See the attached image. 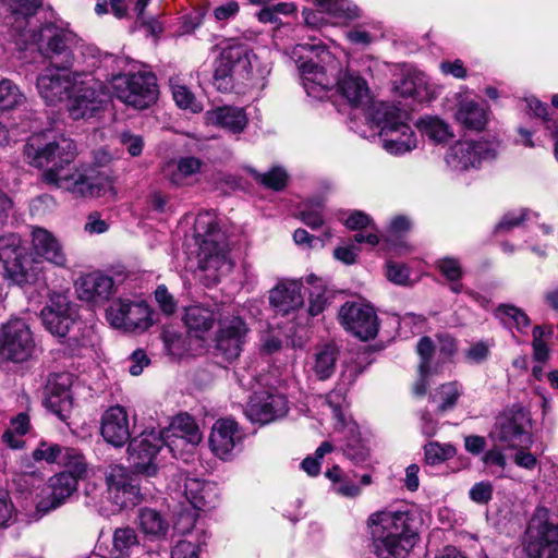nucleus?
<instances>
[{"instance_id": "obj_1", "label": "nucleus", "mask_w": 558, "mask_h": 558, "mask_svg": "<svg viewBox=\"0 0 558 558\" xmlns=\"http://www.w3.org/2000/svg\"><path fill=\"white\" fill-rule=\"evenodd\" d=\"M28 165L45 169L41 180L45 184L64 189L71 181L74 171L68 169L76 157L75 143L52 131L32 135L23 149Z\"/></svg>"}, {"instance_id": "obj_2", "label": "nucleus", "mask_w": 558, "mask_h": 558, "mask_svg": "<svg viewBox=\"0 0 558 558\" xmlns=\"http://www.w3.org/2000/svg\"><path fill=\"white\" fill-rule=\"evenodd\" d=\"M416 518L409 511H377L369 515L373 550L378 558H405L415 546Z\"/></svg>"}, {"instance_id": "obj_3", "label": "nucleus", "mask_w": 558, "mask_h": 558, "mask_svg": "<svg viewBox=\"0 0 558 558\" xmlns=\"http://www.w3.org/2000/svg\"><path fill=\"white\" fill-rule=\"evenodd\" d=\"M195 244L198 246V267L215 278L228 275L233 263L229 257V243L214 217L199 215L195 222Z\"/></svg>"}, {"instance_id": "obj_4", "label": "nucleus", "mask_w": 558, "mask_h": 558, "mask_svg": "<svg viewBox=\"0 0 558 558\" xmlns=\"http://www.w3.org/2000/svg\"><path fill=\"white\" fill-rule=\"evenodd\" d=\"M523 550L527 558H558V524L544 508L536 509L526 527Z\"/></svg>"}, {"instance_id": "obj_5", "label": "nucleus", "mask_w": 558, "mask_h": 558, "mask_svg": "<svg viewBox=\"0 0 558 558\" xmlns=\"http://www.w3.org/2000/svg\"><path fill=\"white\" fill-rule=\"evenodd\" d=\"M112 86L116 97L135 109L149 107L158 96L156 77L148 72L119 74Z\"/></svg>"}, {"instance_id": "obj_6", "label": "nucleus", "mask_w": 558, "mask_h": 558, "mask_svg": "<svg viewBox=\"0 0 558 558\" xmlns=\"http://www.w3.org/2000/svg\"><path fill=\"white\" fill-rule=\"evenodd\" d=\"M314 47L311 45H296L291 50V59L295 62L300 72L302 84L310 96L319 97L322 92L329 90L336 84L338 66L327 69L317 62L308 59Z\"/></svg>"}, {"instance_id": "obj_7", "label": "nucleus", "mask_w": 558, "mask_h": 558, "mask_svg": "<svg viewBox=\"0 0 558 558\" xmlns=\"http://www.w3.org/2000/svg\"><path fill=\"white\" fill-rule=\"evenodd\" d=\"M78 44L80 39L73 32L52 24H47L39 31L38 50L49 61L50 66H72Z\"/></svg>"}, {"instance_id": "obj_8", "label": "nucleus", "mask_w": 558, "mask_h": 558, "mask_svg": "<svg viewBox=\"0 0 558 558\" xmlns=\"http://www.w3.org/2000/svg\"><path fill=\"white\" fill-rule=\"evenodd\" d=\"M251 71L248 49L241 44L226 46L215 61L213 84L219 92H228L233 86V77L244 78Z\"/></svg>"}, {"instance_id": "obj_9", "label": "nucleus", "mask_w": 558, "mask_h": 558, "mask_svg": "<svg viewBox=\"0 0 558 558\" xmlns=\"http://www.w3.org/2000/svg\"><path fill=\"white\" fill-rule=\"evenodd\" d=\"M35 342L28 325L23 319H11L0 329V357L15 363L26 361Z\"/></svg>"}, {"instance_id": "obj_10", "label": "nucleus", "mask_w": 558, "mask_h": 558, "mask_svg": "<svg viewBox=\"0 0 558 558\" xmlns=\"http://www.w3.org/2000/svg\"><path fill=\"white\" fill-rule=\"evenodd\" d=\"M162 446H166L160 432L145 430L130 440L128 447L129 462L135 473L153 476L157 472L156 458Z\"/></svg>"}, {"instance_id": "obj_11", "label": "nucleus", "mask_w": 558, "mask_h": 558, "mask_svg": "<svg viewBox=\"0 0 558 558\" xmlns=\"http://www.w3.org/2000/svg\"><path fill=\"white\" fill-rule=\"evenodd\" d=\"M499 440L507 448H530L533 444L530 433L529 412L521 407H513L497 420Z\"/></svg>"}, {"instance_id": "obj_12", "label": "nucleus", "mask_w": 558, "mask_h": 558, "mask_svg": "<svg viewBox=\"0 0 558 558\" xmlns=\"http://www.w3.org/2000/svg\"><path fill=\"white\" fill-rule=\"evenodd\" d=\"M343 328L356 338L367 341L378 332V317L375 310L360 302H345L338 312Z\"/></svg>"}, {"instance_id": "obj_13", "label": "nucleus", "mask_w": 558, "mask_h": 558, "mask_svg": "<svg viewBox=\"0 0 558 558\" xmlns=\"http://www.w3.org/2000/svg\"><path fill=\"white\" fill-rule=\"evenodd\" d=\"M248 328L240 316L219 320L215 339V355L230 364L241 354Z\"/></svg>"}, {"instance_id": "obj_14", "label": "nucleus", "mask_w": 558, "mask_h": 558, "mask_svg": "<svg viewBox=\"0 0 558 558\" xmlns=\"http://www.w3.org/2000/svg\"><path fill=\"white\" fill-rule=\"evenodd\" d=\"M72 90L68 110L74 120L88 119L101 109L105 94L100 81L85 75L84 80L76 82Z\"/></svg>"}, {"instance_id": "obj_15", "label": "nucleus", "mask_w": 558, "mask_h": 558, "mask_svg": "<svg viewBox=\"0 0 558 558\" xmlns=\"http://www.w3.org/2000/svg\"><path fill=\"white\" fill-rule=\"evenodd\" d=\"M107 319L117 329L143 331L150 326V311L144 302L118 299L107 308Z\"/></svg>"}, {"instance_id": "obj_16", "label": "nucleus", "mask_w": 558, "mask_h": 558, "mask_svg": "<svg viewBox=\"0 0 558 558\" xmlns=\"http://www.w3.org/2000/svg\"><path fill=\"white\" fill-rule=\"evenodd\" d=\"M71 66H48L37 77V88L48 105H54L70 97L81 74L70 72Z\"/></svg>"}, {"instance_id": "obj_17", "label": "nucleus", "mask_w": 558, "mask_h": 558, "mask_svg": "<svg viewBox=\"0 0 558 558\" xmlns=\"http://www.w3.org/2000/svg\"><path fill=\"white\" fill-rule=\"evenodd\" d=\"M46 329L59 337L64 338L71 328L76 324L75 305L69 298L61 293H52L48 303L40 313Z\"/></svg>"}, {"instance_id": "obj_18", "label": "nucleus", "mask_w": 558, "mask_h": 558, "mask_svg": "<svg viewBox=\"0 0 558 558\" xmlns=\"http://www.w3.org/2000/svg\"><path fill=\"white\" fill-rule=\"evenodd\" d=\"M76 476L70 472H61L49 480L48 494L36 505V511L43 517L62 506L77 489Z\"/></svg>"}, {"instance_id": "obj_19", "label": "nucleus", "mask_w": 558, "mask_h": 558, "mask_svg": "<svg viewBox=\"0 0 558 558\" xmlns=\"http://www.w3.org/2000/svg\"><path fill=\"white\" fill-rule=\"evenodd\" d=\"M488 146L485 142L457 143L446 154V162L453 171L477 168L486 158Z\"/></svg>"}, {"instance_id": "obj_20", "label": "nucleus", "mask_w": 558, "mask_h": 558, "mask_svg": "<svg viewBox=\"0 0 558 558\" xmlns=\"http://www.w3.org/2000/svg\"><path fill=\"white\" fill-rule=\"evenodd\" d=\"M288 401L282 395L254 397L248 402L245 414L253 423L268 424L288 413Z\"/></svg>"}, {"instance_id": "obj_21", "label": "nucleus", "mask_w": 558, "mask_h": 558, "mask_svg": "<svg viewBox=\"0 0 558 558\" xmlns=\"http://www.w3.org/2000/svg\"><path fill=\"white\" fill-rule=\"evenodd\" d=\"M166 446L170 451L184 448V445L194 447L197 445L202 435L194 420L189 414H180L173 418L169 428L160 432Z\"/></svg>"}, {"instance_id": "obj_22", "label": "nucleus", "mask_w": 558, "mask_h": 558, "mask_svg": "<svg viewBox=\"0 0 558 558\" xmlns=\"http://www.w3.org/2000/svg\"><path fill=\"white\" fill-rule=\"evenodd\" d=\"M100 433L113 447L120 448L130 439L129 416L121 405L109 408L101 417Z\"/></svg>"}, {"instance_id": "obj_23", "label": "nucleus", "mask_w": 558, "mask_h": 558, "mask_svg": "<svg viewBox=\"0 0 558 558\" xmlns=\"http://www.w3.org/2000/svg\"><path fill=\"white\" fill-rule=\"evenodd\" d=\"M457 122L470 131H483L488 122L484 101L470 94H459L454 112Z\"/></svg>"}, {"instance_id": "obj_24", "label": "nucleus", "mask_w": 558, "mask_h": 558, "mask_svg": "<svg viewBox=\"0 0 558 558\" xmlns=\"http://www.w3.org/2000/svg\"><path fill=\"white\" fill-rule=\"evenodd\" d=\"M241 438L239 426L233 420L220 418L211 428L209 445L217 457L227 459Z\"/></svg>"}, {"instance_id": "obj_25", "label": "nucleus", "mask_w": 558, "mask_h": 558, "mask_svg": "<svg viewBox=\"0 0 558 558\" xmlns=\"http://www.w3.org/2000/svg\"><path fill=\"white\" fill-rule=\"evenodd\" d=\"M114 282L110 276L95 271L81 277L76 282V292L81 300L104 303L113 292Z\"/></svg>"}, {"instance_id": "obj_26", "label": "nucleus", "mask_w": 558, "mask_h": 558, "mask_svg": "<svg viewBox=\"0 0 558 558\" xmlns=\"http://www.w3.org/2000/svg\"><path fill=\"white\" fill-rule=\"evenodd\" d=\"M302 283L296 280L278 283L269 291V302L278 314L288 315L304 304Z\"/></svg>"}, {"instance_id": "obj_27", "label": "nucleus", "mask_w": 558, "mask_h": 558, "mask_svg": "<svg viewBox=\"0 0 558 558\" xmlns=\"http://www.w3.org/2000/svg\"><path fill=\"white\" fill-rule=\"evenodd\" d=\"M11 11L12 27L17 32L24 43L37 40L36 33L27 29L28 19L41 7V0H0Z\"/></svg>"}, {"instance_id": "obj_28", "label": "nucleus", "mask_w": 558, "mask_h": 558, "mask_svg": "<svg viewBox=\"0 0 558 558\" xmlns=\"http://www.w3.org/2000/svg\"><path fill=\"white\" fill-rule=\"evenodd\" d=\"M43 268V262L28 253L3 266L4 277L20 287L35 283Z\"/></svg>"}, {"instance_id": "obj_29", "label": "nucleus", "mask_w": 558, "mask_h": 558, "mask_svg": "<svg viewBox=\"0 0 558 558\" xmlns=\"http://www.w3.org/2000/svg\"><path fill=\"white\" fill-rule=\"evenodd\" d=\"M32 245L35 253L57 267H66V255L59 240L44 228H34Z\"/></svg>"}, {"instance_id": "obj_30", "label": "nucleus", "mask_w": 558, "mask_h": 558, "mask_svg": "<svg viewBox=\"0 0 558 558\" xmlns=\"http://www.w3.org/2000/svg\"><path fill=\"white\" fill-rule=\"evenodd\" d=\"M66 185L64 190L82 197H100L108 193L114 194L111 179L104 174L88 177L75 170Z\"/></svg>"}, {"instance_id": "obj_31", "label": "nucleus", "mask_w": 558, "mask_h": 558, "mask_svg": "<svg viewBox=\"0 0 558 558\" xmlns=\"http://www.w3.org/2000/svg\"><path fill=\"white\" fill-rule=\"evenodd\" d=\"M336 85L337 92L351 107L360 108L369 102V88L361 75L348 71L336 81Z\"/></svg>"}, {"instance_id": "obj_32", "label": "nucleus", "mask_w": 558, "mask_h": 558, "mask_svg": "<svg viewBox=\"0 0 558 558\" xmlns=\"http://www.w3.org/2000/svg\"><path fill=\"white\" fill-rule=\"evenodd\" d=\"M208 120L233 134L242 133L248 123V118L243 108L233 106L218 107L207 112Z\"/></svg>"}, {"instance_id": "obj_33", "label": "nucleus", "mask_w": 558, "mask_h": 558, "mask_svg": "<svg viewBox=\"0 0 558 558\" xmlns=\"http://www.w3.org/2000/svg\"><path fill=\"white\" fill-rule=\"evenodd\" d=\"M339 356L338 347L335 343L317 345L312 356L311 371L319 380H326L332 376Z\"/></svg>"}, {"instance_id": "obj_34", "label": "nucleus", "mask_w": 558, "mask_h": 558, "mask_svg": "<svg viewBox=\"0 0 558 558\" xmlns=\"http://www.w3.org/2000/svg\"><path fill=\"white\" fill-rule=\"evenodd\" d=\"M137 524L142 533L150 541L166 538L169 530L168 520L153 508H141L138 510Z\"/></svg>"}, {"instance_id": "obj_35", "label": "nucleus", "mask_w": 558, "mask_h": 558, "mask_svg": "<svg viewBox=\"0 0 558 558\" xmlns=\"http://www.w3.org/2000/svg\"><path fill=\"white\" fill-rule=\"evenodd\" d=\"M371 118L377 126H380V136H388L389 131L404 123L405 112L392 104L378 102L373 105Z\"/></svg>"}, {"instance_id": "obj_36", "label": "nucleus", "mask_w": 558, "mask_h": 558, "mask_svg": "<svg viewBox=\"0 0 558 558\" xmlns=\"http://www.w3.org/2000/svg\"><path fill=\"white\" fill-rule=\"evenodd\" d=\"M383 147L390 154L402 155L416 147V138L412 129L403 123L393 131H389L388 136H381Z\"/></svg>"}, {"instance_id": "obj_37", "label": "nucleus", "mask_w": 558, "mask_h": 558, "mask_svg": "<svg viewBox=\"0 0 558 558\" xmlns=\"http://www.w3.org/2000/svg\"><path fill=\"white\" fill-rule=\"evenodd\" d=\"M183 320L189 331L195 332V336L198 338L213 328L216 316L208 307L192 305L185 310Z\"/></svg>"}, {"instance_id": "obj_38", "label": "nucleus", "mask_w": 558, "mask_h": 558, "mask_svg": "<svg viewBox=\"0 0 558 558\" xmlns=\"http://www.w3.org/2000/svg\"><path fill=\"white\" fill-rule=\"evenodd\" d=\"M138 546L140 538L135 529L131 526L117 527L112 534L110 555L112 558H126L130 557Z\"/></svg>"}, {"instance_id": "obj_39", "label": "nucleus", "mask_w": 558, "mask_h": 558, "mask_svg": "<svg viewBox=\"0 0 558 558\" xmlns=\"http://www.w3.org/2000/svg\"><path fill=\"white\" fill-rule=\"evenodd\" d=\"M494 315L504 326L515 328L520 332H526L531 324L527 315L512 304L498 305Z\"/></svg>"}, {"instance_id": "obj_40", "label": "nucleus", "mask_w": 558, "mask_h": 558, "mask_svg": "<svg viewBox=\"0 0 558 558\" xmlns=\"http://www.w3.org/2000/svg\"><path fill=\"white\" fill-rule=\"evenodd\" d=\"M418 128L429 140L436 143H447L453 137L449 124L436 117L422 118Z\"/></svg>"}, {"instance_id": "obj_41", "label": "nucleus", "mask_w": 558, "mask_h": 558, "mask_svg": "<svg viewBox=\"0 0 558 558\" xmlns=\"http://www.w3.org/2000/svg\"><path fill=\"white\" fill-rule=\"evenodd\" d=\"M109 498L120 509L134 507L140 504L142 496L136 477L118 487L117 490L109 493Z\"/></svg>"}, {"instance_id": "obj_42", "label": "nucleus", "mask_w": 558, "mask_h": 558, "mask_svg": "<svg viewBox=\"0 0 558 558\" xmlns=\"http://www.w3.org/2000/svg\"><path fill=\"white\" fill-rule=\"evenodd\" d=\"M316 5L335 17L353 20L359 16V10L348 0H315Z\"/></svg>"}, {"instance_id": "obj_43", "label": "nucleus", "mask_w": 558, "mask_h": 558, "mask_svg": "<svg viewBox=\"0 0 558 558\" xmlns=\"http://www.w3.org/2000/svg\"><path fill=\"white\" fill-rule=\"evenodd\" d=\"M26 253L17 234L9 233L0 236V262L3 266Z\"/></svg>"}, {"instance_id": "obj_44", "label": "nucleus", "mask_w": 558, "mask_h": 558, "mask_svg": "<svg viewBox=\"0 0 558 558\" xmlns=\"http://www.w3.org/2000/svg\"><path fill=\"white\" fill-rule=\"evenodd\" d=\"M347 444L343 448V452L351 461L359 464L365 462L368 459V449L364 446L361 440L359 433L354 427L347 429Z\"/></svg>"}, {"instance_id": "obj_45", "label": "nucleus", "mask_w": 558, "mask_h": 558, "mask_svg": "<svg viewBox=\"0 0 558 558\" xmlns=\"http://www.w3.org/2000/svg\"><path fill=\"white\" fill-rule=\"evenodd\" d=\"M23 101L24 95L11 80L0 81V110H11Z\"/></svg>"}, {"instance_id": "obj_46", "label": "nucleus", "mask_w": 558, "mask_h": 558, "mask_svg": "<svg viewBox=\"0 0 558 558\" xmlns=\"http://www.w3.org/2000/svg\"><path fill=\"white\" fill-rule=\"evenodd\" d=\"M456 452V448L450 444L429 441L424 446L425 461L430 465H436L451 459Z\"/></svg>"}, {"instance_id": "obj_47", "label": "nucleus", "mask_w": 558, "mask_h": 558, "mask_svg": "<svg viewBox=\"0 0 558 558\" xmlns=\"http://www.w3.org/2000/svg\"><path fill=\"white\" fill-rule=\"evenodd\" d=\"M527 208H517L506 213L494 228L495 234H506L520 227L529 217Z\"/></svg>"}, {"instance_id": "obj_48", "label": "nucleus", "mask_w": 558, "mask_h": 558, "mask_svg": "<svg viewBox=\"0 0 558 558\" xmlns=\"http://www.w3.org/2000/svg\"><path fill=\"white\" fill-rule=\"evenodd\" d=\"M323 199L310 201L300 213V218L307 227L315 230L324 225Z\"/></svg>"}, {"instance_id": "obj_49", "label": "nucleus", "mask_w": 558, "mask_h": 558, "mask_svg": "<svg viewBox=\"0 0 558 558\" xmlns=\"http://www.w3.org/2000/svg\"><path fill=\"white\" fill-rule=\"evenodd\" d=\"M426 82L422 74H407L400 82H396V89L401 96L415 97L425 89Z\"/></svg>"}, {"instance_id": "obj_50", "label": "nucleus", "mask_w": 558, "mask_h": 558, "mask_svg": "<svg viewBox=\"0 0 558 558\" xmlns=\"http://www.w3.org/2000/svg\"><path fill=\"white\" fill-rule=\"evenodd\" d=\"M106 484L108 494L117 490L118 487L124 485L135 476L129 470L120 464H111L108 466L106 473Z\"/></svg>"}, {"instance_id": "obj_51", "label": "nucleus", "mask_w": 558, "mask_h": 558, "mask_svg": "<svg viewBox=\"0 0 558 558\" xmlns=\"http://www.w3.org/2000/svg\"><path fill=\"white\" fill-rule=\"evenodd\" d=\"M29 417L25 413H20L17 416L11 420V427L3 434L4 441L13 449L20 448L22 441L14 439L12 433L24 435L28 430Z\"/></svg>"}, {"instance_id": "obj_52", "label": "nucleus", "mask_w": 558, "mask_h": 558, "mask_svg": "<svg viewBox=\"0 0 558 558\" xmlns=\"http://www.w3.org/2000/svg\"><path fill=\"white\" fill-rule=\"evenodd\" d=\"M333 449L332 445L329 441H324L316 449L314 456L306 457L302 463L301 468L304 472H306L310 476H316L320 472V460L324 458L326 453L331 452Z\"/></svg>"}, {"instance_id": "obj_53", "label": "nucleus", "mask_w": 558, "mask_h": 558, "mask_svg": "<svg viewBox=\"0 0 558 558\" xmlns=\"http://www.w3.org/2000/svg\"><path fill=\"white\" fill-rule=\"evenodd\" d=\"M440 272L452 282L451 290L456 293L461 291V284L458 280L462 276V270L459 262L454 258L446 257L438 262Z\"/></svg>"}, {"instance_id": "obj_54", "label": "nucleus", "mask_w": 558, "mask_h": 558, "mask_svg": "<svg viewBox=\"0 0 558 558\" xmlns=\"http://www.w3.org/2000/svg\"><path fill=\"white\" fill-rule=\"evenodd\" d=\"M254 177L258 182L275 191L282 190L286 186L288 179L287 172L278 167L272 168L270 171L263 174L254 172Z\"/></svg>"}, {"instance_id": "obj_55", "label": "nucleus", "mask_w": 558, "mask_h": 558, "mask_svg": "<svg viewBox=\"0 0 558 558\" xmlns=\"http://www.w3.org/2000/svg\"><path fill=\"white\" fill-rule=\"evenodd\" d=\"M64 465L71 474L76 476L78 481L86 473V461L83 454L74 448H69L66 450V457L62 459L61 463Z\"/></svg>"}, {"instance_id": "obj_56", "label": "nucleus", "mask_w": 558, "mask_h": 558, "mask_svg": "<svg viewBox=\"0 0 558 558\" xmlns=\"http://www.w3.org/2000/svg\"><path fill=\"white\" fill-rule=\"evenodd\" d=\"M162 339L168 352L172 355L179 356L187 351L186 337L175 330H163Z\"/></svg>"}, {"instance_id": "obj_57", "label": "nucleus", "mask_w": 558, "mask_h": 558, "mask_svg": "<svg viewBox=\"0 0 558 558\" xmlns=\"http://www.w3.org/2000/svg\"><path fill=\"white\" fill-rule=\"evenodd\" d=\"M69 447H61L59 445H49L41 444L34 453L33 457L35 460H46L49 463H61L62 459L66 457V450Z\"/></svg>"}, {"instance_id": "obj_58", "label": "nucleus", "mask_w": 558, "mask_h": 558, "mask_svg": "<svg viewBox=\"0 0 558 558\" xmlns=\"http://www.w3.org/2000/svg\"><path fill=\"white\" fill-rule=\"evenodd\" d=\"M553 330L549 327L548 330H545V328L541 326H535L533 328V355L534 359L538 362H545L549 356V350L544 342L543 338L546 335H551Z\"/></svg>"}, {"instance_id": "obj_59", "label": "nucleus", "mask_w": 558, "mask_h": 558, "mask_svg": "<svg viewBox=\"0 0 558 558\" xmlns=\"http://www.w3.org/2000/svg\"><path fill=\"white\" fill-rule=\"evenodd\" d=\"M460 387L456 381L441 385L438 390V395L441 399L438 410L440 412H446L452 409L460 397Z\"/></svg>"}, {"instance_id": "obj_60", "label": "nucleus", "mask_w": 558, "mask_h": 558, "mask_svg": "<svg viewBox=\"0 0 558 558\" xmlns=\"http://www.w3.org/2000/svg\"><path fill=\"white\" fill-rule=\"evenodd\" d=\"M120 145L132 156L138 157L144 148V138L140 134H134L131 131H122L119 136Z\"/></svg>"}, {"instance_id": "obj_61", "label": "nucleus", "mask_w": 558, "mask_h": 558, "mask_svg": "<svg viewBox=\"0 0 558 558\" xmlns=\"http://www.w3.org/2000/svg\"><path fill=\"white\" fill-rule=\"evenodd\" d=\"M51 391L53 395L62 396L61 402L63 404L62 410H66L72 407L71 396L68 389L71 385V376L69 374H58L54 376L53 381L50 383Z\"/></svg>"}, {"instance_id": "obj_62", "label": "nucleus", "mask_w": 558, "mask_h": 558, "mask_svg": "<svg viewBox=\"0 0 558 558\" xmlns=\"http://www.w3.org/2000/svg\"><path fill=\"white\" fill-rule=\"evenodd\" d=\"M416 350L421 357L418 373L424 375L430 368V361L434 355L435 345L429 337H423L418 341Z\"/></svg>"}, {"instance_id": "obj_63", "label": "nucleus", "mask_w": 558, "mask_h": 558, "mask_svg": "<svg viewBox=\"0 0 558 558\" xmlns=\"http://www.w3.org/2000/svg\"><path fill=\"white\" fill-rule=\"evenodd\" d=\"M172 95L175 104L183 109H191L192 111L198 110V105L195 101L194 95L182 85L172 87Z\"/></svg>"}, {"instance_id": "obj_64", "label": "nucleus", "mask_w": 558, "mask_h": 558, "mask_svg": "<svg viewBox=\"0 0 558 558\" xmlns=\"http://www.w3.org/2000/svg\"><path fill=\"white\" fill-rule=\"evenodd\" d=\"M155 299L163 314L171 315L175 312L177 302L165 286L157 287L155 291Z\"/></svg>"}]
</instances>
